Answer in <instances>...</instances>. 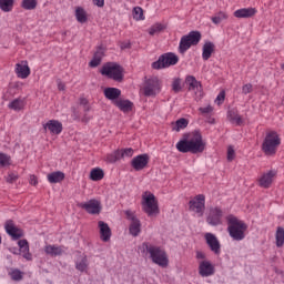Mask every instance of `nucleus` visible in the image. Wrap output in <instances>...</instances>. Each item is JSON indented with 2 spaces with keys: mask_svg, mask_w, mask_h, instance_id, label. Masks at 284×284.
Segmentation results:
<instances>
[{
  "mask_svg": "<svg viewBox=\"0 0 284 284\" xmlns=\"http://www.w3.org/2000/svg\"><path fill=\"white\" fill-rule=\"evenodd\" d=\"M226 222L229 236L233 241H243L245 239V232H247V224L234 215H229Z\"/></svg>",
  "mask_w": 284,
  "mask_h": 284,
  "instance_id": "2",
  "label": "nucleus"
},
{
  "mask_svg": "<svg viewBox=\"0 0 284 284\" xmlns=\"http://www.w3.org/2000/svg\"><path fill=\"white\" fill-rule=\"evenodd\" d=\"M172 90L175 94H179V92L183 90V88L181 87V79L176 78L173 80Z\"/></svg>",
  "mask_w": 284,
  "mask_h": 284,
  "instance_id": "45",
  "label": "nucleus"
},
{
  "mask_svg": "<svg viewBox=\"0 0 284 284\" xmlns=\"http://www.w3.org/2000/svg\"><path fill=\"white\" fill-rule=\"evenodd\" d=\"M125 216L128 219V221H131V223H134V221H139V219H136V215H134V213H132V211H125Z\"/></svg>",
  "mask_w": 284,
  "mask_h": 284,
  "instance_id": "50",
  "label": "nucleus"
},
{
  "mask_svg": "<svg viewBox=\"0 0 284 284\" xmlns=\"http://www.w3.org/2000/svg\"><path fill=\"white\" fill-rule=\"evenodd\" d=\"M276 247H283L284 245V229L278 226L275 233Z\"/></svg>",
  "mask_w": 284,
  "mask_h": 284,
  "instance_id": "34",
  "label": "nucleus"
},
{
  "mask_svg": "<svg viewBox=\"0 0 284 284\" xmlns=\"http://www.w3.org/2000/svg\"><path fill=\"white\" fill-rule=\"evenodd\" d=\"M106 161L108 163H116V161H121V151H114L106 155Z\"/></svg>",
  "mask_w": 284,
  "mask_h": 284,
  "instance_id": "42",
  "label": "nucleus"
},
{
  "mask_svg": "<svg viewBox=\"0 0 284 284\" xmlns=\"http://www.w3.org/2000/svg\"><path fill=\"white\" fill-rule=\"evenodd\" d=\"M160 32H163V24L155 23L149 29V34L151 37H154V34H159Z\"/></svg>",
  "mask_w": 284,
  "mask_h": 284,
  "instance_id": "43",
  "label": "nucleus"
},
{
  "mask_svg": "<svg viewBox=\"0 0 284 284\" xmlns=\"http://www.w3.org/2000/svg\"><path fill=\"white\" fill-rule=\"evenodd\" d=\"M134 155V149L128 148L120 151V158L125 159L128 156L129 159Z\"/></svg>",
  "mask_w": 284,
  "mask_h": 284,
  "instance_id": "47",
  "label": "nucleus"
},
{
  "mask_svg": "<svg viewBox=\"0 0 284 284\" xmlns=\"http://www.w3.org/2000/svg\"><path fill=\"white\" fill-rule=\"evenodd\" d=\"M94 6H98V8H103L105 6V0H93Z\"/></svg>",
  "mask_w": 284,
  "mask_h": 284,
  "instance_id": "55",
  "label": "nucleus"
},
{
  "mask_svg": "<svg viewBox=\"0 0 284 284\" xmlns=\"http://www.w3.org/2000/svg\"><path fill=\"white\" fill-rule=\"evenodd\" d=\"M223 101H225V91H221L219 93V95L215 99V103H217V105H221Z\"/></svg>",
  "mask_w": 284,
  "mask_h": 284,
  "instance_id": "49",
  "label": "nucleus"
},
{
  "mask_svg": "<svg viewBox=\"0 0 284 284\" xmlns=\"http://www.w3.org/2000/svg\"><path fill=\"white\" fill-rule=\"evenodd\" d=\"M102 77H108L113 81L121 82L123 81V67L115 62L105 63L100 70Z\"/></svg>",
  "mask_w": 284,
  "mask_h": 284,
  "instance_id": "6",
  "label": "nucleus"
},
{
  "mask_svg": "<svg viewBox=\"0 0 284 284\" xmlns=\"http://www.w3.org/2000/svg\"><path fill=\"white\" fill-rule=\"evenodd\" d=\"M256 14V8H242L234 11L235 19H251Z\"/></svg>",
  "mask_w": 284,
  "mask_h": 284,
  "instance_id": "20",
  "label": "nucleus"
},
{
  "mask_svg": "<svg viewBox=\"0 0 284 284\" xmlns=\"http://www.w3.org/2000/svg\"><path fill=\"white\" fill-rule=\"evenodd\" d=\"M176 150L182 152V154H187V152H191V154H199L203 152L205 150L203 135H201V132L194 131L190 140L184 139L176 143Z\"/></svg>",
  "mask_w": 284,
  "mask_h": 284,
  "instance_id": "1",
  "label": "nucleus"
},
{
  "mask_svg": "<svg viewBox=\"0 0 284 284\" xmlns=\"http://www.w3.org/2000/svg\"><path fill=\"white\" fill-rule=\"evenodd\" d=\"M58 90L60 91L65 90V83H63L61 80H58Z\"/></svg>",
  "mask_w": 284,
  "mask_h": 284,
  "instance_id": "58",
  "label": "nucleus"
},
{
  "mask_svg": "<svg viewBox=\"0 0 284 284\" xmlns=\"http://www.w3.org/2000/svg\"><path fill=\"white\" fill-rule=\"evenodd\" d=\"M44 252L45 254H49V256H61V254H63V248L57 245H47Z\"/></svg>",
  "mask_w": 284,
  "mask_h": 284,
  "instance_id": "30",
  "label": "nucleus"
},
{
  "mask_svg": "<svg viewBox=\"0 0 284 284\" xmlns=\"http://www.w3.org/2000/svg\"><path fill=\"white\" fill-rule=\"evenodd\" d=\"M82 121H83V123H88V121H90V118H88L87 115H84V116L82 118Z\"/></svg>",
  "mask_w": 284,
  "mask_h": 284,
  "instance_id": "60",
  "label": "nucleus"
},
{
  "mask_svg": "<svg viewBox=\"0 0 284 284\" xmlns=\"http://www.w3.org/2000/svg\"><path fill=\"white\" fill-rule=\"evenodd\" d=\"M29 183H30V185H37L39 183V181L37 180V176L30 175Z\"/></svg>",
  "mask_w": 284,
  "mask_h": 284,
  "instance_id": "57",
  "label": "nucleus"
},
{
  "mask_svg": "<svg viewBox=\"0 0 284 284\" xmlns=\"http://www.w3.org/2000/svg\"><path fill=\"white\" fill-rule=\"evenodd\" d=\"M196 258L201 260V261H205L206 255H205V253H203L201 251H196Z\"/></svg>",
  "mask_w": 284,
  "mask_h": 284,
  "instance_id": "54",
  "label": "nucleus"
},
{
  "mask_svg": "<svg viewBox=\"0 0 284 284\" xmlns=\"http://www.w3.org/2000/svg\"><path fill=\"white\" fill-rule=\"evenodd\" d=\"M235 152L234 148L229 146L227 149V161H234Z\"/></svg>",
  "mask_w": 284,
  "mask_h": 284,
  "instance_id": "53",
  "label": "nucleus"
},
{
  "mask_svg": "<svg viewBox=\"0 0 284 284\" xmlns=\"http://www.w3.org/2000/svg\"><path fill=\"white\" fill-rule=\"evenodd\" d=\"M227 116L231 123H236L237 125H241L243 123V118H241V115H239V113H236V111L234 110L229 111Z\"/></svg>",
  "mask_w": 284,
  "mask_h": 284,
  "instance_id": "36",
  "label": "nucleus"
},
{
  "mask_svg": "<svg viewBox=\"0 0 284 284\" xmlns=\"http://www.w3.org/2000/svg\"><path fill=\"white\" fill-rule=\"evenodd\" d=\"M49 183H61L65 179V174L61 171H55L47 175Z\"/></svg>",
  "mask_w": 284,
  "mask_h": 284,
  "instance_id": "29",
  "label": "nucleus"
},
{
  "mask_svg": "<svg viewBox=\"0 0 284 284\" xmlns=\"http://www.w3.org/2000/svg\"><path fill=\"white\" fill-rule=\"evenodd\" d=\"M204 239L211 252L219 256V254H221V242L219 241V237H216L214 233H205Z\"/></svg>",
  "mask_w": 284,
  "mask_h": 284,
  "instance_id": "12",
  "label": "nucleus"
},
{
  "mask_svg": "<svg viewBox=\"0 0 284 284\" xmlns=\"http://www.w3.org/2000/svg\"><path fill=\"white\" fill-rule=\"evenodd\" d=\"M140 250H142V252H148L150 254V258L155 263V265H159L160 267H168L170 263L168 260V253H165L161 247L144 242L140 246Z\"/></svg>",
  "mask_w": 284,
  "mask_h": 284,
  "instance_id": "3",
  "label": "nucleus"
},
{
  "mask_svg": "<svg viewBox=\"0 0 284 284\" xmlns=\"http://www.w3.org/2000/svg\"><path fill=\"white\" fill-rule=\"evenodd\" d=\"M24 102L21 99H14L12 102L9 103V109L14 110L16 112H19L23 110Z\"/></svg>",
  "mask_w": 284,
  "mask_h": 284,
  "instance_id": "37",
  "label": "nucleus"
},
{
  "mask_svg": "<svg viewBox=\"0 0 284 284\" xmlns=\"http://www.w3.org/2000/svg\"><path fill=\"white\" fill-rule=\"evenodd\" d=\"M84 112H90V105H84Z\"/></svg>",
  "mask_w": 284,
  "mask_h": 284,
  "instance_id": "61",
  "label": "nucleus"
},
{
  "mask_svg": "<svg viewBox=\"0 0 284 284\" xmlns=\"http://www.w3.org/2000/svg\"><path fill=\"white\" fill-rule=\"evenodd\" d=\"M80 105H88V99L81 98L80 99Z\"/></svg>",
  "mask_w": 284,
  "mask_h": 284,
  "instance_id": "59",
  "label": "nucleus"
},
{
  "mask_svg": "<svg viewBox=\"0 0 284 284\" xmlns=\"http://www.w3.org/2000/svg\"><path fill=\"white\" fill-rule=\"evenodd\" d=\"M21 8L23 10H34L37 8V0H22Z\"/></svg>",
  "mask_w": 284,
  "mask_h": 284,
  "instance_id": "40",
  "label": "nucleus"
},
{
  "mask_svg": "<svg viewBox=\"0 0 284 284\" xmlns=\"http://www.w3.org/2000/svg\"><path fill=\"white\" fill-rule=\"evenodd\" d=\"M103 176H105V173L102 169L95 168L92 169L90 172V179L91 181H101L103 180Z\"/></svg>",
  "mask_w": 284,
  "mask_h": 284,
  "instance_id": "32",
  "label": "nucleus"
},
{
  "mask_svg": "<svg viewBox=\"0 0 284 284\" xmlns=\"http://www.w3.org/2000/svg\"><path fill=\"white\" fill-rule=\"evenodd\" d=\"M75 18L79 23H85V21H88V13L83 8L78 7L75 9Z\"/></svg>",
  "mask_w": 284,
  "mask_h": 284,
  "instance_id": "33",
  "label": "nucleus"
},
{
  "mask_svg": "<svg viewBox=\"0 0 284 284\" xmlns=\"http://www.w3.org/2000/svg\"><path fill=\"white\" fill-rule=\"evenodd\" d=\"M6 232L13 239V241H19L23 236V231L14 225L12 221H7Z\"/></svg>",
  "mask_w": 284,
  "mask_h": 284,
  "instance_id": "17",
  "label": "nucleus"
},
{
  "mask_svg": "<svg viewBox=\"0 0 284 284\" xmlns=\"http://www.w3.org/2000/svg\"><path fill=\"white\" fill-rule=\"evenodd\" d=\"M99 229H100V239L104 243H108L110 239L112 237V230H110V225L103 221L98 222Z\"/></svg>",
  "mask_w": 284,
  "mask_h": 284,
  "instance_id": "18",
  "label": "nucleus"
},
{
  "mask_svg": "<svg viewBox=\"0 0 284 284\" xmlns=\"http://www.w3.org/2000/svg\"><path fill=\"white\" fill-rule=\"evenodd\" d=\"M148 163H150V155L140 154L132 159L131 165L136 172H141L144 168H148Z\"/></svg>",
  "mask_w": 284,
  "mask_h": 284,
  "instance_id": "14",
  "label": "nucleus"
},
{
  "mask_svg": "<svg viewBox=\"0 0 284 284\" xmlns=\"http://www.w3.org/2000/svg\"><path fill=\"white\" fill-rule=\"evenodd\" d=\"M281 145V136L276 131H268L262 143V151L266 156H274Z\"/></svg>",
  "mask_w": 284,
  "mask_h": 284,
  "instance_id": "4",
  "label": "nucleus"
},
{
  "mask_svg": "<svg viewBox=\"0 0 284 284\" xmlns=\"http://www.w3.org/2000/svg\"><path fill=\"white\" fill-rule=\"evenodd\" d=\"M103 92H104L105 99H108L109 101H112L113 105H114V101H119L121 97V89L106 88L104 89Z\"/></svg>",
  "mask_w": 284,
  "mask_h": 284,
  "instance_id": "24",
  "label": "nucleus"
},
{
  "mask_svg": "<svg viewBox=\"0 0 284 284\" xmlns=\"http://www.w3.org/2000/svg\"><path fill=\"white\" fill-rule=\"evenodd\" d=\"M142 210L148 216H159L161 210L159 209V200L154 193L145 191L142 194Z\"/></svg>",
  "mask_w": 284,
  "mask_h": 284,
  "instance_id": "5",
  "label": "nucleus"
},
{
  "mask_svg": "<svg viewBox=\"0 0 284 284\" xmlns=\"http://www.w3.org/2000/svg\"><path fill=\"white\" fill-rule=\"evenodd\" d=\"M102 59H103V50L97 49L92 60L89 62L90 68H99V65H101Z\"/></svg>",
  "mask_w": 284,
  "mask_h": 284,
  "instance_id": "28",
  "label": "nucleus"
},
{
  "mask_svg": "<svg viewBox=\"0 0 284 284\" xmlns=\"http://www.w3.org/2000/svg\"><path fill=\"white\" fill-rule=\"evenodd\" d=\"M79 207L85 210L88 214H101V202L99 200H90L84 203H80Z\"/></svg>",
  "mask_w": 284,
  "mask_h": 284,
  "instance_id": "15",
  "label": "nucleus"
},
{
  "mask_svg": "<svg viewBox=\"0 0 284 284\" xmlns=\"http://www.w3.org/2000/svg\"><path fill=\"white\" fill-rule=\"evenodd\" d=\"M114 105L121 110V112H132V108H134V103H132V101L123 99L114 101Z\"/></svg>",
  "mask_w": 284,
  "mask_h": 284,
  "instance_id": "25",
  "label": "nucleus"
},
{
  "mask_svg": "<svg viewBox=\"0 0 284 284\" xmlns=\"http://www.w3.org/2000/svg\"><path fill=\"white\" fill-rule=\"evenodd\" d=\"M274 176H276V171H268L264 173L260 179V187L267 189L272 185V181H274Z\"/></svg>",
  "mask_w": 284,
  "mask_h": 284,
  "instance_id": "22",
  "label": "nucleus"
},
{
  "mask_svg": "<svg viewBox=\"0 0 284 284\" xmlns=\"http://www.w3.org/2000/svg\"><path fill=\"white\" fill-rule=\"evenodd\" d=\"M19 179V175L14 173H9L8 176L6 178L7 183H14Z\"/></svg>",
  "mask_w": 284,
  "mask_h": 284,
  "instance_id": "52",
  "label": "nucleus"
},
{
  "mask_svg": "<svg viewBox=\"0 0 284 284\" xmlns=\"http://www.w3.org/2000/svg\"><path fill=\"white\" fill-rule=\"evenodd\" d=\"M7 165H10V155L0 153V168H6Z\"/></svg>",
  "mask_w": 284,
  "mask_h": 284,
  "instance_id": "46",
  "label": "nucleus"
},
{
  "mask_svg": "<svg viewBox=\"0 0 284 284\" xmlns=\"http://www.w3.org/2000/svg\"><path fill=\"white\" fill-rule=\"evenodd\" d=\"M13 7L14 0H0V10H2V12H12Z\"/></svg>",
  "mask_w": 284,
  "mask_h": 284,
  "instance_id": "35",
  "label": "nucleus"
},
{
  "mask_svg": "<svg viewBox=\"0 0 284 284\" xmlns=\"http://www.w3.org/2000/svg\"><path fill=\"white\" fill-rule=\"evenodd\" d=\"M185 83L189 84V90L194 92L199 99L203 97V85H201V82L194 75H187Z\"/></svg>",
  "mask_w": 284,
  "mask_h": 284,
  "instance_id": "13",
  "label": "nucleus"
},
{
  "mask_svg": "<svg viewBox=\"0 0 284 284\" xmlns=\"http://www.w3.org/2000/svg\"><path fill=\"white\" fill-rule=\"evenodd\" d=\"M133 19L135 21H143V19H145V17H143V9L141 7L133 8Z\"/></svg>",
  "mask_w": 284,
  "mask_h": 284,
  "instance_id": "41",
  "label": "nucleus"
},
{
  "mask_svg": "<svg viewBox=\"0 0 284 284\" xmlns=\"http://www.w3.org/2000/svg\"><path fill=\"white\" fill-rule=\"evenodd\" d=\"M176 63H179V55L173 52H168L161 54L158 61L152 62L151 68L153 70H165V68L176 65Z\"/></svg>",
  "mask_w": 284,
  "mask_h": 284,
  "instance_id": "8",
  "label": "nucleus"
},
{
  "mask_svg": "<svg viewBox=\"0 0 284 284\" xmlns=\"http://www.w3.org/2000/svg\"><path fill=\"white\" fill-rule=\"evenodd\" d=\"M221 219H223V211L219 207H211L206 217V223L216 227V225H221V223H223Z\"/></svg>",
  "mask_w": 284,
  "mask_h": 284,
  "instance_id": "11",
  "label": "nucleus"
},
{
  "mask_svg": "<svg viewBox=\"0 0 284 284\" xmlns=\"http://www.w3.org/2000/svg\"><path fill=\"white\" fill-rule=\"evenodd\" d=\"M16 73L19 79H28L30 77V67H28V62L24 64H17L16 65Z\"/></svg>",
  "mask_w": 284,
  "mask_h": 284,
  "instance_id": "27",
  "label": "nucleus"
},
{
  "mask_svg": "<svg viewBox=\"0 0 284 284\" xmlns=\"http://www.w3.org/2000/svg\"><path fill=\"white\" fill-rule=\"evenodd\" d=\"M19 253L26 258V261H32V253L30 252V244L28 240L18 241Z\"/></svg>",
  "mask_w": 284,
  "mask_h": 284,
  "instance_id": "21",
  "label": "nucleus"
},
{
  "mask_svg": "<svg viewBox=\"0 0 284 284\" xmlns=\"http://www.w3.org/2000/svg\"><path fill=\"white\" fill-rule=\"evenodd\" d=\"M187 119L182 118L179 119L174 124H173V130L175 132H181V130H185V126L187 125Z\"/></svg>",
  "mask_w": 284,
  "mask_h": 284,
  "instance_id": "38",
  "label": "nucleus"
},
{
  "mask_svg": "<svg viewBox=\"0 0 284 284\" xmlns=\"http://www.w3.org/2000/svg\"><path fill=\"white\" fill-rule=\"evenodd\" d=\"M142 91L144 97H156L161 93V80L156 77L145 78Z\"/></svg>",
  "mask_w": 284,
  "mask_h": 284,
  "instance_id": "9",
  "label": "nucleus"
},
{
  "mask_svg": "<svg viewBox=\"0 0 284 284\" xmlns=\"http://www.w3.org/2000/svg\"><path fill=\"white\" fill-rule=\"evenodd\" d=\"M252 90V83H246L242 87V94H251Z\"/></svg>",
  "mask_w": 284,
  "mask_h": 284,
  "instance_id": "48",
  "label": "nucleus"
},
{
  "mask_svg": "<svg viewBox=\"0 0 284 284\" xmlns=\"http://www.w3.org/2000/svg\"><path fill=\"white\" fill-rule=\"evenodd\" d=\"M226 19H227V13L220 11L214 17L211 18V21L215 26H219V23H221L222 21H225Z\"/></svg>",
  "mask_w": 284,
  "mask_h": 284,
  "instance_id": "39",
  "label": "nucleus"
},
{
  "mask_svg": "<svg viewBox=\"0 0 284 284\" xmlns=\"http://www.w3.org/2000/svg\"><path fill=\"white\" fill-rule=\"evenodd\" d=\"M90 262H88V255H80L75 261V270L78 272H88Z\"/></svg>",
  "mask_w": 284,
  "mask_h": 284,
  "instance_id": "26",
  "label": "nucleus"
},
{
  "mask_svg": "<svg viewBox=\"0 0 284 284\" xmlns=\"http://www.w3.org/2000/svg\"><path fill=\"white\" fill-rule=\"evenodd\" d=\"M129 232L131 236H138L139 234H141V221L135 220L134 222H131Z\"/></svg>",
  "mask_w": 284,
  "mask_h": 284,
  "instance_id": "31",
  "label": "nucleus"
},
{
  "mask_svg": "<svg viewBox=\"0 0 284 284\" xmlns=\"http://www.w3.org/2000/svg\"><path fill=\"white\" fill-rule=\"evenodd\" d=\"M10 276L12 281H23V272L19 271L18 268L12 270Z\"/></svg>",
  "mask_w": 284,
  "mask_h": 284,
  "instance_id": "44",
  "label": "nucleus"
},
{
  "mask_svg": "<svg viewBox=\"0 0 284 284\" xmlns=\"http://www.w3.org/2000/svg\"><path fill=\"white\" fill-rule=\"evenodd\" d=\"M44 130H49L51 134H61L63 124L59 120H50L43 125Z\"/></svg>",
  "mask_w": 284,
  "mask_h": 284,
  "instance_id": "19",
  "label": "nucleus"
},
{
  "mask_svg": "<svg viewBox=\"0 0 284 284\" xmlns=\"http://www.w3.org/2000/svg\"><path fill=\"white\" fill-rule=\"evenodd\" d=\"M199 110L202 114H211V112L214 111V108H212V105H207L204 108H200Z\"/></svg>",
  "mask_w": 284,
  "mask_h": 284,
  "instance_id": "51",
  "label": "nucleus"
},
{
  "mask_svg": "<svg viewBox=\"0 0 284 284\" xmlns=\"http://www.w3.org/2000/svg\"><path fill=\"white\" fill-rule=\"evenodd\" d=\"M130 48H132V43H130V42L121 43V50H130Z\"/></svg>",
  "mask_w": 284,
  "mask_h": 284,
  "instance_id": "56",
  "label": "nucleus"
},
{
  "mask_svg": "<svg viewBox=\"0 0 284 284\" xmlns=\"http://www.w3.org/2000/svg\"><path fill=\"white\" fill-rule=\"evenodd\" d=\"M201 41V32L200 31H191L189 34L183 36L180 40L179 52L181 54H185L187 50L192 48V45H199Z\"/></svg>",
  "mask_w": 284,
  "mask_h": 284,
  "instance_id": "7",
  "label": "nucleus"
},
{
  "mask_svg": "<svg viewBox=\"0 0 284 284\" xmlns=\"http://www.w3.org/2000/svg\"><path fill=\"white\" fill-rule=\"evenodd\" d=\"M214 42L212 41H206L203 47H202V59L203 61H209L212 57V54H214Z\"/></svg>",
  "mask_w": 284,
  "mask_h": 284,
  "instance_id": "23",
  "label": "nucleus"
},
{
  "mask_svg": "<svg viewBox=\"0 0 284 284\" xmlns=\"http://www.w3.org/2000/svg\"><path fill=\"white\" fill-rule=\"evenodd\" d=\"M189 207L191 212H195L199 216H203V212H205V195H196L194 200L189 202Z\"/></svg>",
  "mask_w": 284,
  "mask_h": 284,
  "instance_id": "10",
  "label": "nucleus"
},
{
  "mask_svg": "<svg viewBox=\"0 0 284 284\" xmlns=\"http://www.w3.org/2000/svg\"><path fill=\"white\" fill-rule=\"evenodd\" d=\"M214 272H215V268H214L212 262H210L207 260L200 262V264H199L200 276H202L203 278H207V276H213Z\"/></svg>",
  "mask_w": 284,
  "mask_h": 284,
  "instance_id": "16",
  "label": "nucleus"
}]
</instances>
